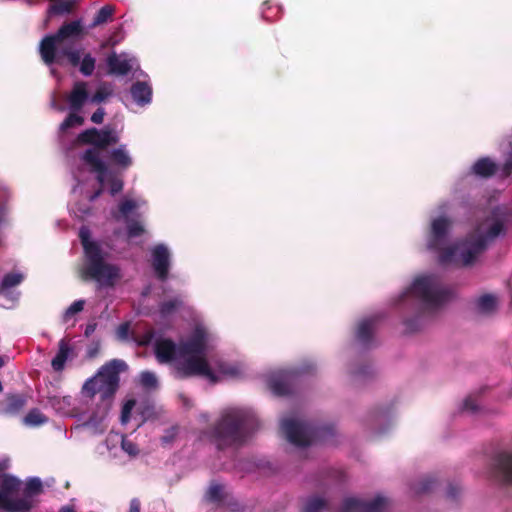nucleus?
Masks as SVG:
<instances>
[{"label":"nucleus","mask_w":512,"mask_h":512,"mask_svg":"<svg viewBox=\"0 0 512 512\" xmlns=\"http://www.w3.org/2000/svg\"><path fill=\"white\" fill-rule=\"evenodd\" d=\"M259 427L255 413L245 407H228L221 411L206 435L218 450L243 446Z\"/></svg>","instance_id":"1"},{"label":"nucleus","mask_w":512,"mask_h":512,"mask_svg":"<svg viewBox=\"0 0 512 512\" xmlns=\"http://www.w3.org/2000/svg\"><path fill=\"white\" fill-rule=\"evenodd\" d=\"M79 239L83 248L80 278L84 282H95L98 288H113L122 277L120 267L108 261L110 253L102 248L100 242L91 239L88 227L80 228Z\"/></svg>","instance_id":"2"},{"label":"nucleus","mask_w":512,"mask_h":512,"mask_svg":"<svg viewBox=\"0 0 512 512\" xmlns=\"http://www.w3.org/2000/svg\"><path fill=\"white\" fill-rule=\"evenodd\" d=\"M85 34L81 20L65 22L54 34L46 35L39 43V54L45 65H64L65 60L72 67H78L80 49L66 44L67 40H79Z\"/></svg>","instance_id":"3"},{"label":"nucleus","mask_w":512,"mask_h":512,"mask_svg":"<svg viewBox=\"0 0 512 512\" xmlns=\"http://www.w3.org/2000/svg\"><path fill=\"white\" fill-rule=\"evenodd\" d=\"M158 363L168 364L178 379L200 377L210 383L218 382V377L210 367L205 354H155Z\"/></svg>","instance_id":"4"},{"label":"nucleus","mask_w":512,"mask_h":512,"mask_svg":"<svg viewBox=\"0 0 512 512\" xmlns=\"http://www.w3.org/2000/svg\"><path fill=\"white\" fill-rule=\"evenodd\" d=\"M419 300L426 309H437L446 303L451 297V290L445 287L441 279L436 275H424L416 278L406 293Z\"/></svg>","instance_id":"5"},{"label":"nucleus","mask_w":512,"mask_h":512,"mask_svg":"<svg viewBox=\"0 0 512 512\" xmlns=\"http://www.w3.org/2000/svg\"><path fill=\"white\" fill-rule=\"evenodd\" d=\"M125 368L126 363L124 361L111 360L102 366L94 377L84 383L82 393L87 397H94L99 394L103 401L112 398L119 386V373L124 371Z\"/></svg>","instance_id":"6"},{"label":"nucleus","mask_w":512,"mask_h":512,"mask_svg":"<svg viewBox=\"0 0 512 512\" xmlns=\"http://www.w3.org/2000/svg\"><path fill=\"white\" fill-rule=\"evenodd\" d=\"M486 248L485 237L471 235L463 242L440 251L439 262L441 264L454 263L464 267L470 266Z\"/></svg>","instance_id":"7"},{"label":"nucleus","mask_w":512,"mask_h":512,"mask_svg":"<svg viewBox=\"0 0 512 512\" xmlns=\"http://www.w3.org/2000/svg\"><path fill=\"white\" fill-rule=\"evenodd\" d=\"M280 429L285 438L293 445L306 447L326 435H332L333 429L330 426L313 427L306 422L296 419H283Z\"/></svg>","instance_id":"8"},{"label":"nucleus","mask_w":512,"mask_h":512,"mask_svg":"<svg viewBox=\"0 0 512 512\" xmlns=\"http://www.w3.org/2000/svg\"><path fill=\"white\" fill-rule=\"evenodd\" d=\"M9 468L7 460L0 462V509L6 512L25 510L27 505L24 500H13L12 496L20 491L21 480L5 471Z\"/></svg>","instance_id":"9"},{"label":"nucleus","mask_w":512,"mask_h":512,"mask_svg":"<svg viewBox=\"0 0 512 512\" xmlns=\"http://www.w3.org/2000/svg\"><path fill=\"white\" fill-rule=\"evenodd\" d=\"M81 159L95 172L98 183L103 186L109 183L111 195H116L123 189V180L115 172L109 171L107 165L100 159L98 152L94 149H87Z\"/></svg>","instance_id":"10"},{"label":"nucleus","mask_w":512,"mask_h":512,"mask_svg":"<svg viewBox=\"0 0 512 512\" xmlns=\"http://www.w3.org/2000/svg\"><path fill=\"white\" fill-rule=\"evenodd\" d=\"M77 141L80 144L94 146L93 149L99 153L100 150H105L109 146L117 144L119 135L115 129L110 127H104L100 130L92 127L79 133Z\"/></svg>","instance_id":"11"},{"label":"nucleus","mask_w":512,"mask_h":512,"mask_svg":"<svg viewBox=\"0 0 512 512\" xmlns=\"http://www.w3.org/2000/svg\"><path fill=\"white\" fill-rule=\"evenodd\" d=\"M386 505L387 499L383 496H377L371 501L348 497L343 501L341 512H383Z\"/></svg>","instance_id":"12"},{"label":"nucleus","mask_w":512,"mask_h":512,"mask_svg":"<svg viewBox=\"0 0 512 512\" xmlns=\"http://www.w3.org/2000/svg\"><path fill=\"white\" fill-rule=\"evenodd\" d=\"M381 317L373 315L361 319L355 326L354 337L357 342L363 345L372 343L376 332L379 329Z\"/></svg>","instance_id":"13"},{"label":"nucleus","mask_w":512,"mask_h":512,"mask_svg":"<svg viewBox=\"0 0 512 512\" xmlns=\"http://www.w3.org/2000/svg\"><path fill=\"white\" fill-rule=\"evenodd\" d=\"M211 335L202 326H196L189 339L181 343L179 352H205L212 349Z\"/></svg>","instance_id":"14"},{"label":"nucleus","mask_w":512,"mask_h":512,"mask_svg":"<svg viewBox=\"0 0 512 512\" xmlns=\"http://www.w3.org/2000/svg\"><path fill=\"white\" fill-rule=\"evenodd\" d=\"M152 267L160 281H166L170 268V253L163 244H158L152 249Z\"/></svg>","instance_id":"15"},{"label":"nucleus","mask_w":512,"mask_h":512,"mask_svg":"<svg viewBox=\"0 0 512 512\" xmlns=\"http://www.w3.org/2000/svg\"><path fill=\"white\" fill-rule=\"evenodd\" d=\"M451 222L446 217H439L433 220L431 225V237L428 242V247L434 250H443L442 246L445 243Z\"/></svg>","instance_id":"16"},{"label":"nucleus","mask_w":512,"mask_h":512,"mask_svg":"<svg viewBox=\"0 0 512 512\" xmlns=\"http://www.w3.org/2000/svg\"><path fill=\"white\" fill-rule=\"evenodd\" d=\"M494 473L501 481L512 485V451L501 452L495 457Z\"/></svg>","instance_id":"17"},{"label":"nucleus","mask_w":512,"mask_h":512,"mask_svg":"<svg viewBox=\"0 0 512 512\" xmlns=\"http://www.w3.org/2000/svg\"><path fill=\"white\" fill-rule=\"evenodd\" d=\"M294 373L283 372L269 380V388L277 396H286L292 393V380Z\"/></svg>","instance_id":"18"},{"label":"nucleus","mask_w":512,"mask_h":512,"mask_svg":"<svg viewBox=\"0 0 512 512\" xmlns=\"http://www.w3.org/2000/svg\"><path fill=\"white\" fill-rule=\"evenodd\" d=\"M88 97L87 83L84 81L75 82L68 96L70 109L74 112H79L88 100Z\"/></svg>","instance_id":"19"},{"label":"nucleus","mask_w":512,"mask_h":512,"mask_svg":"<svg viewBox=\"0 0 512 512\" xmlns=\"http://www.w3.org/2000/svg\"><path fill=\"white\" fill-rule=\"evenodd\" d=\"M27 405V397L23 394H8L0 413L5 416L19 415Z\"/></svg>","instance_id":"20"},{"label":"nucleus","mask_w":512,"mask_h":512,"mask_svg":"<svg viewBox=\"0 0 512 512\" xmlns=\"http://www.w3.org/2000/svg\"><path fill=\"white\" fill-rule=\"evenodd\" d=\"M43 492V485L39 478H29L25 484L23 496L20 498H13V500H24L27 508L25 510H18L16 512H29L33 508L32 498L40 495Z\"/></svg>","instance_id":"21"},{"label":"nucleus","mask_w":512,"mask_h":512,"mask_svg":"<svg viewBox=\"0 0 512 512\" xmlns=\"http://www.w3.org/2000/svg\"><path fill=\"white\" fill-rule=\"evenodd\" d=\"M130 92L134 101L140 106L147 105L152 100V88L146 82L136 81L132 84Z\"/></svg>","instance_id":"22"},{"label":"nucleus","mask_w":512,"mask_h":512,"mask_svg":"<svg viewBox=\"0 0 512 512\" xmlns=\"http://www.w3.org/2000/svg\"><path fill=\"white\" fill-rule=\"evenodd\" d=\"M497 169V164L493 160L489 157H482L472 166V173L481 178H490L495 175Z\"/></svg>","instance_id":"23"},{"label":"nucleus","mask_w":512,"mask_h":512,"mask_svg":"<svg viewBox=\"0 0 512 512\" xmlns=\"http://www.w3.org/2000/svg\"><path fill=\"white\" fill-rule=\"evenodd\" d=\"M108 158L112 164L123 170L129 168L133 163L132 158L126 149V145L124 144L112 149L108 154Z\"/></svg>","instance_id":"24"},{"label":"nucleus","mask_w":512,"mask_h":512,"mask_svg":"<svg viewBox=\"0 0 512 512\" xmlns=\"http://www.w3.org/2000/svg\"><path fill=\"white\" fill-rule=\"evenodd\" d=\"M349 374L353 383L359 384L371 379L374 375V371L370 365L355 363L349 367Z\"/></svg>","instance_id":"25"},{"label":"nucleus","mask_w":512,"mask_h":512,"mask_svg":"<svg viewBox=\"0 0 512 512\" xmlns=\"http://www.w3.org/2000/svg\"><path fill=\"white\" fill-rule=\"evenodd\" d=\"M109 73L115 75H127L131 70V65L127 60H120L116 53H112L107 58Z\"/></svg>","instance_id":"26"},{"label":"nucleus","mask_w":512,"mask_h":512,"mask_svg":"<svg viewBox=\"0 0 512 512\" xmlns=\"http://www.w3.org/2000/svg\"><path fill=\"white\" fill-rule=\"evenodd\" d=\"M76 5V0H56L48 8V15L70 14Z\"/></svg>","instance_id":"27"},{"label":"nucleus","mask_w":512,"mask_h":512,"mask_svg":"<svg viewBox=\"0 0 512 512\" xmlns=\"http://www.w3.org/2000/svg\"><path fill=\"white\" fill-rule=\"evenodd\" d=\"M328 507V502L319 496H310L306 499L303 512H322Z\"/></svg>","instance_id":"28"},{"label":"nucleus","mask_w":512,"mask_h":512,"mask_svg":"<svg viewBox=\"0 0 512 512\" xmlns=\"http://www.w3.org/2000/svg\"><path fill=\"white\" fill-rule=\"evenodd\" d=\"M505 234V225L504 222L500 219H496L487 229L484 234H477L476 236H482L486 239V247L488 246V242L494 240L498 236Z\"/></svg>","instance_id":"29"},{"label":"nucleus","mask_w":512,"mask_h":512,"mask_svg":"<svg viewBox=\"0 0 512 512\" xmlns=\"http://www.w3.org/2000/svg\"><path fill=\"white\" fill-rule=\"evenodd\" d=\"M82 56V49H80V61H79V71L84 76H91L95 70L96 59L90 54L86 53Z\"/></svg>","instance_id":"30"},{"label":"nucleus","mask_w":512,"mask_h":512,"mask_svg":"<svg viewBox=\"0 0 512 512\" xmlns=\"http://www.w3.org/2000/svg\"><path fill=\"white\" fill-rule=\"evenodd\" d=\"M48 422V418L37 408L31 409L23 418V423L27 426L35 427Z\"/></svg>","instance_id":"31"},{"label":"nucleus","mask_w":512,"mask_h":512,"mask_svg":"<svg viewBox=\"0 0 512 512\" xmlns=\"http://www.w3.org/2000/svg\"><path fill=\"white\" fill-rule=\"evenodd\" d=\"M497 300L492 294H484L477 300V308L480 312L489 314L496 309Z\"/></svg>","instance_id":"32"},{"label":"nucleus","mask_w":512,"mask_h":512,"mask_svg":"<svg viewBox=\"0 0 512 512\" xmlns=\"http://www.w3.org/2000/svg\"><path fill=\"white\" fill-rule=\"evenodd\" d=\"M115 12V7L113 5H105L99 9L97 14L95 15L91 27H96L101 24H104L111 19L112 15Z\"/></svg>","instance_id":"33"},{"label":"nucleus","mask_w":512,"mask_h":512,"mask_svg":"<svg viewBox=\"0 0 512 512\" xmlns=\"http://www.w3.org/2000/svg\"><path fill=\"white\" fill-rule=\"evenodd\" d=\"M182 304V300L178 297L163 301L159 306L160 315L162 317H167L180 308Z\"/></svg>","instance_id":"34"},{"label":"nucleus","mask_w":512,"mask_h":512,"mask_svg":"<svg viewBox=\"0 0 512 512\" xmlns=\"http://www.w3.org/2000/svg\"><path fill=\"white\" fill-rule=\"evenodd\" d=\"M24 279L21 273H8L4 276L0 284V293H4L9 288L19 285Z\"/></svg>","instance_id":"35"},{"label":"nucleus","mask_w":512,"mask_h":512,"mask_svg":"<svg viewBox=\"0 0 512 512\" xmlns=\"http://www.w3.org/2000/svg\"><path fill=\"white\" fill-rule=\"evenodd\" d=\"M437 485L438 480L435 476H427L414 487V490L416 494H424L433 491Z\"/></svg>","instance_id":"36"},{"label":"nucleus","mask_w":512,"mask_h":512,"mask_svg":"<svg viewBox=\"0 0 512 512\" xmlns=\"http://www.w3.org/2000/svg\"><path fill=\"white\" fill-rule=\"evenodd\" d=\"M84 123V118L77 114V112H70L64 121L60 124V131L66 132L72 127L81 126Z\"/></svg>","instance_id":"37"},{"label":"nucleus","mask_w":512,"mask_h":512,"mask_svg":"<svg viewBox=\"0 0 512 512\" xmlns=\"http://www.w3.org/2000/svg\"><path fill=\"white\" fill-rule=\"evenodd\" d=\"M140 384L145 389H156L158 386V380L154 373L144 371L140 374Z\"/></svg>","instance_id":"38"},{"label":"nucleus","mask_w":512,"mask_h":512,"mask_svg":"<svg viewBox=\"0 0 512 512\" xmlns=\"http://www.w3.org/2000/svg\"><path fill=\"white\" fill-rule=\"evenodd\" d=\"M85 306V300L80 299L74 301L64 313V321L68 322L75 314L83 311Z\"/></svg>","instance_id":"39"},{"label":"nucleus","mask_w":512,"mask_h":512,"mask_svg":"<svg viewBox=\"0 0 512 512\" xmlns=\"http://www.w3.org/2000/svg\"><path fill=\"white\" fill-rule=\"evenodd\" d=\"M153 352H178L176 350V344L171 339H159L155 343Z\"/></svg>","instance_id":"40"},{"label":"nucleus","mask_w":512,"mask_h":512,"mask_svg":"<svg viewBox=\"0 0 512 512\" xmlns=\"http://www.w3.org/2000/svg\"><path fill=\"white\" fill-rule=\"evenodd\" d=\"M144 227L143 225L135 220L128 221L127 224V234L130 238H135L138 236H141L144 233Z\"/></svg>","instance_id":"41"},{"label":"nucleus","mask_w":512,"mask_h":512,"mask_svg":"<svg viewBox=\"0 0 512 512\" xmlns=\"http://www.w3.org/2000/svg\"><path fill=\"white\" fill-rule=\"evenodd\" d=\"M223 487L220 484L214 483L212 484L207 492V497L210 501L220 502L223 500L222 495Z\"/></svg>","instance_id":"42"},{"label":"nucleus","mask_w":512,"mask_h":512,"mask_svg":"<svg viewBox=\"0 0 512 512\" xmlns=\"http://www.w3.org/2000/svg\"><path fill=\"white\" fill-rule=\"evenodd\" d=\"M68 356L69 354H56L55 358L51 362L53 370L56 372H61L65 367Z\"/></svg>","instance_id":"43"},{"label":"nucleus","mask_w":512,"mask_h":512,"mask_svg":"<svg viewBox=\"0 0 512 512\" xmlns=\"http://www.w3.org/2000/svg\"><path fill=\"white\" fill-rule=\"evenodd\" d=\"M219 369L223 374L229 375V376H238L241 374V368L238 365L235 364H225L221 363L219 365Z\"/></svg>","instance_id":"44"},{"label":"nucleus","mask_w":512,"mask_h":512,"mask_svg":"<svg viewBox=\"0 0 512 512\" xmlns=\"http://www.w3.org/2000/svg\"><path fill=\"white\" fill-rule=\"evenodd\" d=\"M121 447L130 456H136L139 453V449H138L137 445L134 442H132L131 440H128L126 438L122 439Z\"/></svg>","instance_id":"45"},{"label":"nucleus","mask_w":512,"mask_h":512,"mask_svg":"<svg viewBox=\"0 0 512 512\" xmlns=\"http://www.w3.org/2000/svg\"><path fill=\"white\" fill-rule=\"evenodd\" d=\"M111 93L109 91H107L105 88L103 87H100L96 90V92L92 95L91 97V102L92 103H102L103 101H105L108 96L110 95Z\"/></svg>","instance_id":"46"},{"label":"nucleus","mask_w":512,"mask_h":512,"mask_svg":"<svg viewBox=\"0 0 512 512\" xmlns=\"http://www.w3.org/2000/svg\"><path fill=\"white\" fill-rule=\"evenodd\" d=\"M129 333H130V323L129 322L121 323L116 330L117 338L120 340H127L129 337Z\"/></svg>","instance_id":"47"},{"label":"nucleus","mask_w":512,"mask_h":512,"mask_svg":"<svg viewBox=\"0 0 512 512\" xmlns=\"http://www.w3.org/2000/svg\"><path fill=\"white\" fill-rule=\"evenodd\" d=\"M136 208V203L133 200H124L119 205V211L123 215H128Z\"/></svg>","instance_id":"48"},{"label":"nucleus","mask_w":512,"mask_h":512,"mask_svg":"<svg viewBox=\"0 0 512 512\" xmlns=\"http://www.w3.org/2000/svg\"><path fill=\"white\" fill-rule=\"evenodd\" d=\"M135 400H128L123 408H122V411H121V418H122V422H127L129 417H130V413H131V410L133 409V407L135 406Z\"/></svg>","instance_id":"49"},{"label":"nucleus","mask_w":512,"mask_h":512,"mask_svg":"<svg viewBox=\"0 0 512 512\" xmlns=\"http://www.w3.org/2000/svg\"><path fill=\"white\" fill-rule=\"evenodd\" d=\"M154 335H155L154 331L149 330L144 335H142L140 339H137L136 341L139 346L144 347V346L149 345L152 342Z\"/></svg>","instance_id":"50"},{"label":"nucleus","mask_w":512,"mask_h":512,"mask_svg":"<svg viewBox=\"0 0 512 512\" xmlns=\"http://www.w3.org/2000/svg\"><path fill=\"white\" fill-rule=\"evenodd\" d=\"M464 410L476 412L478 410V404L472 396H468L463 403Z\"/></svg>","instance_id":"51"},{"label":"nucleus","mask_w":512,"mask_h":512,"mask_svg":"<svg viewBox=\"0 0 512 512\" xmlns=\"http://www.w3.org/2000/svg\"><path fill=\"white\" fill-rule=\"evenodd\" d=\"M105 110L102 107H99L91 116V121L95 124H101L104 121Z\"/></svg>","instance_id":"52"},{"label":"nucleus","mask_w":512,"mask_h":512,"mask_svg":"<svg viewBox=\"0 0 512 512\" xmlns=\"http://www.w3.org/2000/svg\"><path fill=\"white\" fill-rule=\"evenodd\" d=\"M460 491L461 488L458 485L450 483L447 489V498L451 500H456Z\"/></svg>","instance_id":"53"},{"label":"nucleus","mask_w":512,"mask_h":512,"mask_svg":"<svg viewBox=\"0 0 512 512\" xmlns=\"http://www.w3.org/2000/svg\"><path fill=\"white\" fill-rule=\"evenodd\" d=\"M140 501L137 498H133L130 501L129 512H140Z\"/></svg>","instance_id":"54"},{"label":"nucleus","mask_w":512,"mask_h":512,"mask_svg":"<svg viewBox=\"0 0 512 512\" xmlns=\"http://www.w3.org/2000/svg\"><path fill=\"white\" fill-rule=\"evenodd\" d=\"M404 323H405L406 328L409 331L414 332V331L418 330V327L414 325L415 324L414 319H407Z\"/></svg>","instance_id":"55"},{"label":"nucleus","mask_w":512,"mask_h":512,"mask_svg":"<svg viewBox=\"0 0 512 512\" xmlns=\"http://www.w3.org/2000/svg\"><path fill=\"white\" fill-rule=\"evenodd\" d=\"M96 329V323L88 324L85 329V335L89 336L91 335Z\"/></svg>","instance_id":"56"},{"label":"nucleus","mask_w":512,"mask_h":512,"mask_svg":"<svg viewBox=\"0 0 512 512\" xmlns=\"http://www.w3.org/2000/svg\"><path fill=\"white\" fill-rule=\"evenodd\" d=\"M58 352H70V349L68 345L64 342V340L60 341Z\"/></svg>","instance_id":"57"},{"label":"nucleus","mask_w":512,"mask_h":512,"mask_svg":"<svg viewBox=\"0 0 512 512\" xmlns=\"http://www.w3.org/2000/svg\"><path fill=\"white\" fill-rule=\"evenodd\" d=\"M59 512H75L71 506H63Z\"/></svg>","instance_id":"58"},{"label":"nucleus","mask_w":512,"mask_h":512,"mask_svg":"<svg viewBox=\"0 0 512 512\" xmlns=\"http://www.w3.org/2000/svg\"><path fill=\"white\" fill-rule=\"evenodd\" d=\"M102 191H103L102 187H101V188H99V189L94 193V195L92 196V198H91V199H92V200H94V199H96L97 197H99V196L101 195Z\"/></svg>","instance_id":"59"},{"label":"nucleus","mask_w":512,"mask_h":512,"mask_svg":"<svg viewBox=\"0 0 512 512\" xmlns=\"http://www.w3.org/2000/svg\"><path fill=\"white\" fill-rule=\"evenodd\" d=\"M6 362H7V359L3 356H0V368L3 367Z\"/></svg>","instance_id":"60"}]
</instances>
